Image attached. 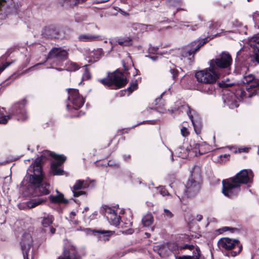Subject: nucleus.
Returning <instances> with one entry per match:
<instances>
[{
	"label": "nucleus",
	"instance_id": "33",
	"mask_svg": "<svg viewBox=\"0 0 259 259\" xmlns=\"http://www.w3.org/2000/svg\"><path fill=\"white\" fill-rule=\"evenodd\" d=\"M10 118L9 115L6 116L0 113V124H6Z\"/></svg>",
	"mask_w": 259,
	"mask_h": 259
},
{
	"label": "nucleus",
	"instance_id": "37",
	"mask_svg": "<svg viewBox=\"0 0 259 259\" xmlns=\"http://www.w3.org/2000/svg\"><path fill=\"white\" fill-rule=\"evenodd\" d=\"M251 40L255 43V47L258 49L259 52V36H255L252 37Z\"/></svg>",
	"mask_w": 259,
	"mask_h": 259
},
{
	"label": "nucleus",
	"instance_id": "23",
	"mask_svg": "<svg viewBox=\"0 0 259 259\" xmlns=\"http://www.w3.org/2000/svg\"><path fill=\"white\" fill-rule=\"evenodd\" d=\"M191 178L189 180L200 183L201 169L198 166H195L191 171Z\"/></svg>",
	"mask_w": 259,
	"mask_h": 259
},
{
	"label": "nucleus",
	"instance_id": "59",
	"mask_svg": "<svg viewBox=\"0 0 259 259\" xmlns=\"http://www.w3.org/2000/svg\"><path fill=\"white\" fill-rule=\"evenodd\" d=\"M228 228H227V227H225L224 228V231H226L227 230V229H228Z\"/></svg>",
	"mask_w": 259,
	"mask_h": 259
},
{
	"label": "nucleus",
	"instance_id": "16",
	"mask_svg": "<svg viewBox=\"0 0 259 259\" xmlns=\"http://www.w3.org/2000/svg\"><path fill=\"white\" fill-rule=\"evenodd\" d=\"M32 239L28 234L24 235L21 241V247L24 259H28V252L32 244Z\"/></svg>",
	"mask_w": 259,
	"mask_h": 259
},
{
	"label": "nucleus",
	"instance_id": "12",
	"mask_svg": "<svg viewBox=\"0 0 259 259\" xmlns=\"http://www.w3.org/2000/svg\"><path fill=\"white\" fill-rule=\"evenodd\" d=\"M58 259H81V258L77 253L75 247L68 243L64 247L63 256H60Z\"/></svg>",
	"mask_w": 259,
	"mask_h": 259
},
{
	"label": "nucleus",
	"instance_id": "60",
	"mask_svg": "<svg viewBox=\"0 0 259 259\" xmlns=\"http://www.w3.org/2000/svg\"><path fill=\"white\" fill-rule=\"evenodd\" d=\"M151 58L152 59H155V57H151Z\"/></svg>",
	"mask_w": 259,
	"mask_h": 259
},
{
	"label": "nucleus",
	"instance_id": "19",
	"mask_svg": "<svg viewBox=\"0 0 259 259\" xmlns=\"http://www.w3.org/2000/svg\"><path fill=\"white\" fill-rule=\"evenodd\" d=\"M132 28L133 30L136 31L137 33H143L148 30H152L154 29V27L151 25H145L141 23H134L132 25Z\"/></svg>",
	"mask_w": 259,
	"mask_h": 259
},
{
	"label": "nucleus",
	"instance_id": "22",
	"mask_svg": "<svg viewBox=\"0 0 259 259\" xmlns=\"http://www.w3.org/2000/svg\"><path fill=\"white\" fill-rule=\"evenodd\" d=\"M45 201L46 199L41 198L33 199L26 202L25 204V206L23 207V208H33L42 204Z\"/></svg>",
	"mask_w": 259,
	"mask_h": 259
},
{
	"label": "nucleus",
	"instance_id": "34",
	"mask_svg": "<svg viewBox=\"0 0 259 259\" xmlns=\"http://www.w3.org/2000/svg\"><path fill=\"white\" fill-rule=\"evenodd\" d=\"M208 27L210 29H215L218 28V27H220L221 26V23L219 22H209L208 23Z\"/></svg>",
	"mask_w": 259,
	"mask_h": 259
},
{
	"label": "nucleus",
	"instance_id": "27",
	"mask_svg": "<svg viewBox=\"0 0 259 259\" xmlns=\"http://www.w3.org/2000/svg\"><path fill=\"white\" fill-rule=\"evenodd\" d=\"M142 221L144 226L148 227L153 223L154 219L151 213H147L143 217Z\"/></svg>",
	"mask_w": 259,
	"mask_h": 259
},
{
	"label": "nucleus",
	"instance_id": "55",
	"mask_svg": "<svg viewBox=\"0 0 259 259\" xmlns=\"http://www.w3.org/2000/svg\"><path fill=\"white\" fill-rule=\"evenodd\" d=\"M110 43L111 44V45H112V48L111 49L113 48V46H114V45H113V41H110Z\"/></svg>",
	"mask_w": 259,
	"mask_h": 259
},
{
	"label": "nucleus",
	"instance_id": "17",
	"mask_svg": "<svg viewBox=\"0 0 259 259\" xmlns=\"http://www.w3.org/2000/svg\"><path fill=\"white\" fill-rule=\"evenodd\" d=\"M104 55V52L101 48H97L89 52L85 56V60L90 63L98 61Z\"/></svg>",
	"mask_w": 259,
	"mask_h": 259
},
{
	"label": "nucleus",
	"instance_id": "14",
	"mask_svg": "<svg viewBox=\"0 0 259 259\" xmlns=\"http://www.w3.org/2000/svg\"><path fill=\"white\" fill-rule=\"evenodd\" d=\"M56 161H54L51 164V170L54 175H62L63 170L59 167L65 161L66 157L63 155H54Z\"/></svg>",
	"mask_w": 259,
	"mask_h": 259
},
{
	"label": "nucleus",
	"instance_id": "32",
	"mask_svg": "<svg viewBox=\"0 0 259 259\" xmlns=\"http://www.w3.org/2000/svg\"><path fill=\"white\" fill-rule=\"evenodd\" d=\"M214 91V88L212 84H209L208 87H205L202 90L203 92L209 95L213 94Z\"/></svg>",
	"mask_w": 259,
	"mask_h": 259
},
{
	"label": "nucleus",
	"instance_id": "20",
	"mask_svg": "<svg viewBox=\"0 0 259 259\" xmlns=\"http://www.w3.org/2000/svg\"><path fill=\"white\" fill-rule=\"evenodd\" d=\"M78 39L81 41H95L102 40L103 38L99 35L82 34L79 35Z\"/></svg>",
	"mask_w": 259,
	"mask_h": 259
},
{
	"label": "nucleus",
	"instance_id": "62",
	"mask_svg": "<svg viewBox=\"0 0 259 259\" xmlns=\"http://www.w3.org/2000/svg\"><path fill=\"white\" fill-rule=\"evenodd\" d=\"M248 2L249 1V0H247Z\"/></svg>",
	"mask_w": 259,
	"mask_h": 259
},
{
	"label": "nucleus",
	"instance_id": "46",
	"mask_svg": "<svg viewBox=\"0 0 259 259\" xmlns=\"http://www.w3.org/2000/svg\"><path fill=\"white\" fill-rule=\"evenodd\" d=\"M182 248H183V249L188 248L190 250L194 249V250L196 248H195L193 245H190L187 244V245H185L184 247H182Z\"/></svg>",
	"mask_w": 259,
	"mask_h": 259
},
{
	"label": "nucleus",
	"instance_id": "45",
	"mask_svg": "<svg viewBox=\"0 0 259 259\" xmlns=\"http://www.w3.org/2000/svg\"><path fill=\"white\" fill-rule=\"evenodd\" d=\"M252 17L255 23H257L259 21V16L257 13H254Z\"/></svg>",
	"mask_w": 259,
	"mask_h": 259
},
{
	"label": "nucleus",
	"instance_id": "40",
	"mask_svg": "<svg viewBox=\"0 0 259 259\" xmlns=\"http://www.w3.org/2000/svg\"><path fill=\"white\" fill-rule=\"evenodd\" d=\"M91 75L88 70L85 69V71L83 75V78H85L86 79H88L90 78Z\"/></svg>",
	"mask_w": 259,
	"mask_h": 259
},
{
	"label": "nucleus",
	"instance_id": "51",
	"mask_svg": "<svg viewBox=\"0 0 259 259\" xmlns=\"http://www.w3.org/2000/svg\"><path fill=\"white\" fill-rule=\"evenodd\" d=\"M50 231L51 234H54L56 231V229L54 228H51L50 229Z\"/></svg>",
	"mask_w": 259,
	"mask_h": 259
},
{
	"label": "nucleus",
	"instance_id": "50",
	"mask_svg": "<svg viewBox=\"0 0 259 259\" xmlns=\"http://www.w3.org/2000/svg\"><path fill=\"white\" fill-rule=\"evenodd\" d=\"M230 85H231V84H227V83H223V84H221V87H226V88L229 87Z\"/></svg>",
	"mask_w": 259,
	"mask_h": 259
},
{
	"label": "nucleus",
	"instance_id": "8",
	"mask_svg": "<svg viewBox=\"0 0 259 259\" xmlns=\"http://www.w3.org/2000/svg\"><path fill=\"white\" fill-rule=\"evenodd\" d=\"M54 155H58V154L51 152L49 151H44L41 156L36 158L33 165L29 166L28 169V173L34 172L35 175H39L40 171H42L41 164L45 161L50 156L52 157L55 159Z\"/></svg>",
	"mask_w": 259,
	"mask_h": 259
},
{
	"label": "nucleus",
	"instance_id": "25",
	"mask_svg": "<svg viewBox=\"0 0 259 259\" xmlns=\"http://www.w3.org/2000/svg\"><path fill=\"white\" fill-rule=\"evenodd\" d=\"M183 108H186L187 109V114L189 116L190 119H191L192 124L193 125L194 130L197 134H199L200 133L201 128L200 125L199 123H196L193 120V116L191 114V111L190 110V108L188 106H183Z\"/></svg>",
	"mask_w": 259,
	"mask_h": 259
},
{
	"label": "nucleus",
	"instance_id": "54",
	"mask_svg": "<svg viewBox=\"0 0 259 259\" xmlns=\"http://www.w3.org/2000/svg\"><path fill=\"white\" fill-rule=\"evenodd\" d=\"M172 245H174V249H177L178 247L176 245H175V244H172Z\"/></svg>",
	"mask_w": 259,
	"mask_h": 259
},
{
	"label": "nucleus",
	"instance_id": "41",
	"mask_svg": "<svg viewBox=\"0 0 259 259\" xmlns=\"http://www.w3.org/2000/svg\"><path fill=\"white\" fill-rule=\"evenodd\" d=\"M164 211L167 218H171L173 217L172 213L169 210L167 209H164Z\"/></svg>",
	"mask_w": 259,
	"mask_h": 259
},
{
	"label": "nucleus",
	"instance_id": "21",
	"mask_svg": "<svg viewBox=\"0 0 259 259\" xmlns=\"http://www.w3.org/2000/svg\"><path fill=\"white\" fill-rule=\"evenodd\" d=\"M207 41H208V38H205L202 41L197 40L192 42L190 44L191 49L188 52L189 55H191L192 54L194 53Z\"/></svg>",
	"mask_w": 259,
	"mask_h": 259
},
{
	"label": "nucleus",
	"instance_id": "15",
	"mask_svg": "<svg viewBox=\"0 0 259 259\" xmlns=\"http://www.w3.org/2000/svg\"><path fill=\"white\" fill-rule=\"evenodd\" d=\"M186 193L188 197L196 195L200 189V183L188 180L186 186Z\"/></svg>",
	"mask_w": 259,
	"mask_h": 259
},
{
	"label": "nucleus",
	"instance_id": "57",
	"mask_svg": "<svg viewBox=\"0 0 259 259\" xmlns=\"http://www.w3.org/2000/svg\"><path fill=\"white\" fill-rule=\"evenodd\" d=\"M165 247H162L160 249V251L161 252L164 249Z\"/></svg>",
	"mask_w": 259,
	"mask_h": 259
},
{
	"label": "nucleus",
	"instance_id": "9",
	"mask_svg": "<svg viewBox=\"0 0 259 259\" xmlns=\"http://www.w3.org/2000/svg\"><path fill=\"white\" fill-rule=\"evenodd\" d=\"M14 6L12 0H0V20H4L9 15L15 13Z\"/></svg>",
	"mask_w": 259,
	"mask_h": 259
},
{
	"label": "nucleus",
	"instance_id": "13",
	"mask_svg": "<svg viewBox=\"0 0 259 259\" xmlns=\"http://www.w3.org/2000/svg\"><path fill=\"white\" fill-rule=\"evenodd\" d=\"M67 52L61 48H54L50 52L47 60L56 59L58 61H63L67 59Z\"/></svg>",
	"mask_w": 259,
	"mask_h": 259
},
{
	"label": "nucleus",
	"instance_id": "35",
	"mask_svg": "<svg viewBox=\"0 0 259 259\" xmlns=\"http://www.w3.org/2000/svg\"><path fill=\"white\" fill-rule=\"evenodd\" d=\"M85 1V0H67V3L70 6H74L76 5L77 4L82 3Z\"/></svg>",
	"mask_w": 259,
	"mask_h": 259
},
{
	"label": "nucleus",
	"instance_id": "49",
	"mask_svg": "<svg viewBox=\"0 0 259 259\" xmlns=\"http://www.w3.org/2000/svg\"><path fill=\"white\" fill-rule=\"evenodd\" d=\"M202 215H201V214H197L196 217V220L198 221V222H200L202 220Z\"/></svg>",
	"mask_w": 259,
	"mask_h": 259
},
{
	"label": "nucleus",
	"instance_id": "18",
	"mask_svg": "<svg viewBox=\"0 0 259 259\" xmlns=\"http://www.w3.org/2000/svg\"><path fill=\"white\" fill-rule=\"evenodd\" d=\"M25 103L24 102L19 103L16 104L14 107L15 111L14 114L18 115L17 119L18 120H24L27 116L26 114L25 110L24 109Z\"/></svg>",
	"mask_w": 259,
	"mask_h": 259
},
{
	"label": "nucleus",
	"instance_id": "10",
	"mask_svg": "<svg viewBox=\"0 0 259 259\" xmlns=\"http://www.w3.org/2000/svg\"><path fill=\"white\" fill-rule=\"evenodd\" d=\"M68 100L72 103L74 109H77L83 105L84 100L79 94L78 90L73 89H68Z\"/></svg>",
	"mask_w": 259,
	"mask_h": 259
},
{
	"label": "nucleus",
	"instance_id": "28",
	"mask_svg": "<svg viewBox=\"0 0 259 259\" xmlns=\"http://www.w3.org/2000/svg\"><path fill=\"white\" fill-rule=\"evenodd\" d=\"M53 218L51 215H48L47 217L42 218L41 224L44 227H48L53 223Z\"/></svg>",
	"mask_w": 259,
	"mask_h": 259
},
{
	"label": "nucleus",
	"instance_id": "47",
	"mask_svg": "<svg viewBox=\"0 0 259 259\" xmlns=\"http://www.w3.org/2000/svg\"><path fill=\"white\" fill-rule=\"evenodd\" d=\"M160 193L163 196H165L167 194V191L165 189L162 188L160 190Z\"/></svg>",
	"mask_w": 259,
	"mask_h": 259
},
{
	"label": "nucleus",
	"instance_id": "5",
	"mask_svg": "<svg viewBox=\"0 0 259 259\" xmlns=\"http://www.w3.org/2000/svg\"><path fill=\"white\" fill-rule=\"evenodd\" d=\"M101 82L104 85L110 87L113 84L118 88L124 86L127 82L126 77L123 73L119 71H115L110 78H106L100 80Z\"/></svg>",
	"mask_w": 259,
	"mask_h": 259
},
{
	"label": "nucleus",
	"instance_id": "4",
	"mask_svg": "<svg viewBox=\"0 0 259 259\" xmlns=\"http://www.w3.org/2000/svg\"><path fill=\"white\" fill-rule=\"evenodd\" d=\"M43 179L42 171L38 176L35 175L34 172L29 175V183L34 187L36 195H47L50 193V184L43 182Z\"/></svg>",
	"mask_w": 259,
	"mask_h": 259
},
{
	"label": "nucleus",
	"instance_id": "53",
	"mask_svg": "<svg viewBox=\"0 0 259 259\" xmlns=\"http://www.w3.org/2000/svg\"><path fill=\"white\" fill-rule=\"evenodd\" d=\"M98 233H104L105 232H102V231H98ZM105 233H110L111 232H109V231H108V232H106Z\"/></svg>",
	"mask_w": 259,
	"mask_h": 259
},
{
	"label": "nucleus",
	"instance_id": "42",
	"mask_svg": "<svg viewBox=\"0 0 259 259\" xmlns=\"http://www.w3.org/2000/svg\"><path fill=\"white\" fill-rule=\"evenodd\" d=\"M198 152L200 155H202L203 154H205V153H207V151H203V145H199L198 147Z\"/></svg>",
	"mask_w": 259,
	"mask_h": 259
},
{
	"label": "nucleus",
	"instance_id": "38",
	"mask_svg": "<svg viewBox=\"0 0 259 259\" xmlns=\"http://www.w3.org/2000/svg\"><path fill=\"white\" fill-rule=\"evenodd\" d=\"M181 133L182 136L184 137H187L189 134V132L188 131L187 128L185 127H183L181 128Z\"/></svg>",
	"mask_w": 259,
	"mask_h": 259
},
{
	"label": "nucleus",
	"instance_id": "26",
	"mask_svg": "<svg viewBox=\"0 0 259 259\" xmlns=\"http://www.w3.org/2000/svg\"><path fill=\"white\" fill-rule=\"evenodd\" d=\"M200 251L198 248H195L193 251V255H183L178 257V259H200Z\"/></svg>",
	"mask_w": 259,
	"mask_h": 259
},
{
	"label": "nucleus",
	"instance_id": "39",
	"mask_svg": "<svg viewBox=\"0 0 259 259\" xmlns=\"http://www.w3.org/2000/svg\"><path fill=\"white\" fill-rule=\"evenodd\" d=\"M11 62H6L0 66V73L11 64Z\"/></svg>",
	"mask_w": 259,
	"mask_h": 259
},
{
	"label": "nucleus",
	"instance_id": "48",
	"mask_svg": "<svg viewBox=\"0 0 259 259\" xmlns=\"http://www.w3.org/2000/svg\"><path fill=\"white\" fill-rule=\"evenodd\" d=\"M123 233L126 234H131L133 233V230L132 229H130L124 231Z\"/></svg>",
	"mask_w": 259,
	"mask_h": 259
},
{
	"label": "nucleus",
	"instance_id": "3",
	"mask_svg": "<svg viewBox=\"0 0 259 259\" xmlns=\"http://www.w3.org/2000/svg\"><path fill=\"white\" fill-rule=\"evenodd\" d=\"M209 67L195 73V77L199 82L212 84L220 77L221 72L213 64L209 62Z\"/></svg>",
	"mask_w": 259,
	"mask_h": 259
},
{
	"label": "nucleus",
	"instance_id": "6",
	"mask_svg": "<svg viewBox=\"0 0 259 259\" xmlns=\"http://www.w3.org/2000/svg\"><path fill=\"white\" fill-rule=\"evenodd\" d=\"M218 244L220 248L225 250H231L237 247V251L231 252V255L233 256H235L238 254L242 249V246L239 244L238 240L229 238L220 239L218 242Z\"/></svg>",
	"mask_w": 259,
	"mask_h": 259
},
{
	"label": "nucleus",
	"instance_id": "61",
	"mask_svg": "<svg viewBox=\"0 0 259 259\" xmlns=\"http://www.w3.org/2000/svg\"><path fill=\"white\" fill-rule=\"evenodd\" d=\"M257 61L258 62H259V59H257Z\"/></svg>",
	"mask_w": 259,
	"mask_h": 259
},
{
	"label": "nucleus",
	"instance_id": "11",
	"mask_svg": "<svg viewBox=\"0 0 259 259\" xmlns=\"http://www.w3.org/2000/svg\"><path fill=\"white\" fill-rule=\"evenodd\" d=\"M104 211L107 219L111 225L117 226L119 225L120 217L118 215L114 210L108 206H103V211Z\"/></svg>",
	"mask_w": 259,
	"mask_h": 259
},
{
	"label": "nucleus",
	"instance_id": "31",
	"mask_svg": "<svg viewBox=\"0 0 259 259\" xmlns=\"http://www.w3.org/2000/svg\"><path fill=\"white\" fill-rule=\"evenodd\" d=\"M137 87L138 84L136 82L133 83L130 85V86L127 88L126 90H124L123 92L125 93L128 92L127 95H129L134 91L136 90L137 89Z\"/></svg>",
	"mask_w": 259,
	"mask_h": 259
},
{
	"label": "nucleus",
	"instance_id": "7",
	"mask_svg": "<svg viewBox=\"0 0 259 259\" xmlns=\"http://www.w3.org/2000/svg\"><path fill=\"white\" fill-rule=\"evenodd\" d=\"M209 62L212 63L220 71V69H230L232 59L229 53L223 52L217 58L210 60Z\"/></svg>",
	"mask_w": 259,
	"mask_h": 259
},
{
	"label": "nucleus",
	"instance_id": "36",
	"mask_svg": "<svg viewBox=\"0 0 259 259\" xmlns=\"http://www.w3.org/2000/svg\"><path fill=\"white\" fill-rule=\"evenodd\" d=\"M68 68L70 71H75L79 68V67L76 63L71 62Z\"/></svg>",
	"mask_w": 259,
	"mask_h": 259
},
{
	"label": "nucleus",
	"instance_id": "30",
	"mask_svg": "<svg viewBox=\"0 0 259 259\" xmlns=\"http://www.w3.org/2000/svg\"><path fill=\"white\" fill-rule=\"evenodd\" d=\"M84 183L85 182L83 180H77L73 187L74 191H77L85 188V186L84 185Z\"/></svg>",
	"mask_w": 259,
	"mask_h": 259
},
{
	"label": "nucleus",
	"instance_id": "56",
	"mask_svg": "<svg viewBox=\"0 0 259 259\" xmlns=\"http://www.w3.org/2000/svg\"><path fill=\"white\" fill-rule=\"evenodd\" d=\"M145 235L147 236V237H149L150 236V234L148 233H145Z\"/></svg>",
	"mask_w": 259,
	"mask_h": 259
},
{
	"label": "nucleus",
	"instance_id": "52",
	"mask_svg": "<svg viewBox=\"0 0 259 259\" xmlns=\"http://www.w3.org/2000/svg\"><path fill=\"white\" fill-rule=\"evenodd\" d=\"M120 11L121 12V13L122 14H123V15H127V13H125V12H123V11H122L121 10H120Z\"/></svg>",
	"mask_w": 259,
	"mask_h": 259
},
{
	"label": "nucleus",
	"instance_id": "44",
	"mask_svg": "<svg viewBox=\"0 0 259 259\" xmlns=\"http://www.w3.org/2000/svg\"><path fill=\"white\" fill-rule=\"evenodd\" d=\"M170 72L172 74V77L173 78H175L178 74V71L175 69H171L170 70Z\"/></svg>",
	"mask_w": 259,
	"mask_h": 259
},
{
	"label": "nucleus",
	"instance_id": "43",
	"mask_svg": "<svg viewBox=\"0 0 259 259\" xmlns=\"http://www.w3.org/2000/svg\"><path fill=\"white\" fill-rule=\"evenodd\" d=\"M73 195L74 197H78L82 194H84V192L82 191H74L73 190Z\"/></svg>",
	"mask_w": 259,
	"mask_h": 259
},
{
	"label": "nucleus",
	"instance_id": "24",
	"mask_svg": "<svg viewBox=\"0 0 259 259\" xmlns=\"http://www.w3.org/2000/svg\"><path fill=\"white\" fill-rule=\"evenodd\" d=\"M56 192L58 194L57 196H50L49 198L51 201L55 203H68V201L64 198V195L63 194L60 193L57 190H56Z\"/></svg>",
	"mask_w": 259,
	"mask_h": 259
},
{
	"label": "nucleus",
	"instance_id": "29",
	"mask_svg": "<svg viewBox=\"0 0 259 259\" xmlns=\"http://www.w3.org/2000/svg\"><path fill=\"white\" fill-rule=\"evenodd\" d=\"M132 39L128 37L118 38L116 42L121 46H128L130 44Z\"/></svg>",
	"mask_w": 259,
	"mask_h": 259
},
{
	"label": "nucleus",
	"instance_id": "2",
	"mask_svg": "<svg viewBox=\"0 0 259 259\" xmlns=\"http://www.w3.org/2000/svg\"><path fill=\"white\" fill-rule=\"evenodd\" d=\"M245 84L246 92L242 89H236L235 94L241 98H251L256 95L259 91V79L255 78L251 73H245L241 80Z\"/></svg>",
	"mask_w": 259,
	"mask_h": 259
},
{
	"label": "nucleus",
	"instance_id": "58",
	"mask_svg": "<svg viewBox=\"0 0 259 259\" xmlns=\"http://www.w3.org/2000/svg\"><path fill=\"white\" fill-rule=\"evenodd\" d=\"M71 214L72 215H75V212H73V211L71 212Z\"/></svg>",
	"mask_w": 259,
	"mask_h": 259
},
{
	"label": "nucleus",
	"instance_id": "1",
	"mask_svg": "<svg viewBox=\"0 0 259 259\" xmlns=\"http://www.w3.org/2000/svg\"><path fill=\"white\" fill-rule=\"evenodd\" d=\"M252 175L251 171L246 169L241 170L235 177L223 180V194L229 197H233L237 195L240 191V184H246L250 181Z\"/></svg>",
	"mask_w": 259,
	"mask_h": 259
}]
</instances>
